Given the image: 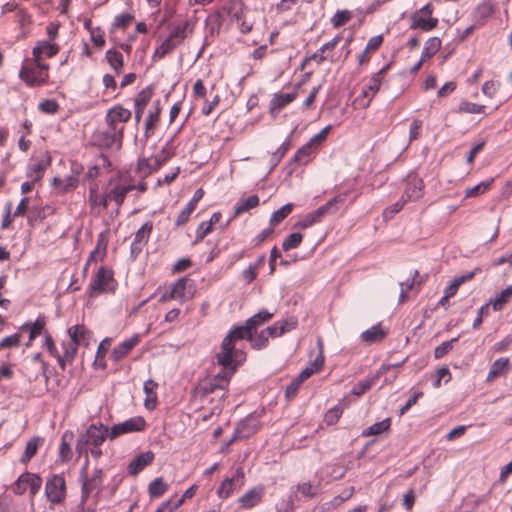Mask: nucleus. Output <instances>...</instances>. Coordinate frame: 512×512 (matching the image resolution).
Here are the masks:
<instances>
[{
    "label": "nucleus",
    "instance_id": "393cba45",
    "mask_svg": "<svg viewBox=\"0 0 512 512\" xmlns=\"http://www.w3.org/2000/svg\"><path fill=\"white\" fill-rule=\"evenodd\" d=\"M386 335L387 332L382 328L381 324L378 323L362 332L360 338L364 343L373 344L380 342Z\"/></svg>",
    "mask_w": 512,
    "mask_h": 512
},
{
    "label": "nucleus",
    "instance_id": "4c0bfd02",
    "mask_svg": "<svg viewBox=\"0 0 512 512\" xmlns=\"http://www.w3.org/2000/svg\"><path fill=\"white\" fill-rule=\"evenodd\" d=\"M347 468L342 463H334L327 465L323 469V473L327 481L339 480L346 474Z\"/></svg>",
    "mask_w": 512,
    "mask_h": 512
},
{
    "label": "nucleus",
    "instance_id": "b1692460",
    "mask_svg": "<svg viewBox=\"0 0 512 512\" xmlns=\"http://www.w3.org/2000/svg\"><path fill=\"white\" fill-rule=\"evenodd\" d=\"M273 315L274 314L270 313L268 310L262 309L258 313L248 318L245 321V325L248 327L251 333H256L258 327L269 322L272 319Z\"/></svg>",
    "mask_w": 512,
    "mask_h": 512
},
{
    "label": "nucleus",
    "instance_id": "c85d7f7f",
    "mask_svg": "<svg viewBox=\"0 0 512 512\" xmlns=\"http://www.w3.org/2000/svg\"><path fill=\"white\" fill-rule=\"evenodd\" d=\"M510 368L511 366L508 358L502 357L495 360L490 366L487 380L489 381L499 376L506 375Z\"/></svg>",
    "mask_w": 512,
    "mask_h": 512
},
{
    "label": "nucleus",
    "instance_id": "5701e85b",
    "mask_svg": "<svg viewBox=\"0 0 512 512\" xmlns=\"http://www.w3.org/2000/svg\"><path fill=\"white\" fill-rule=\"evenodd\" d=\"M347 196V192L339 193L324 205L318 207L317 210L320 211L322 217L326 215H333L339 210L340 206L345 203Z\"/></svg>",
    "mask_w": 512,
    "mask_h": 512
},
{
    "label": "nucleus",
    "instance_id": "680f3d73",
    "mask_svg": "<svg viewBox=\"0 0 512 512\" xmlns=\"http://www.w3.org/2000/svg\"><path fill=\"white\" fill-rule=\"evenodd\" d=\"M153 96L152 86H147L142 89L134 100V106L146 107Z\"/></svg>",
    "mask_w": 512,
    "mask_h": 512
},
{
    "label": "nucleus",
    "instance_id": "aec40b11",
    "mask_svg": "<svg viewBox=\"0 0 512 512\" xmlns=\"http://www.w3.org/2000/svg\"><path fill=\"white\" fill-rule=\"evenodd\" d=\"M424 187L423 180L417 176L409 178L405 191L402 197L408 201H415L422 195V189Z\"/></svg>",
    "mask_w": 512,
    "mask_h": 512
},
{
    "label": "nucleus",
    "instance_id": "338daca9",
    "mask_svg": "<svg viewBox=\"0 0 512 512\" xmlns=\"http://www.w3.org/2000/svg\"><path fill=\"white\" fill-rule=\"evenodd\" d=\"M134 18V15L129 12L116 15L112 26L114 28L126 29L133 22Z\"/></svg>",
    "mask_w": 512,
    "mask_h": 512
},
{
    "label": "nucleus",
    "instance_id": "58836bf2",
    "mask_svg": "<svg viewBox=\"0 0 512 512\" xmlns=\"http://www.w3.org/2000/svg\"><path fill=\"white\" fill-rule=\"evenodd\" d=\"M441 48V40L438 37L429 38L424 45L421 59L427 60L433 57Z\"/></svg>",
    "mask_w": 512,
    "mask_h": 512
},
{
    "label": "nucleus",
    "instance_id": "dca6fc26",
    "mask_svg": "<svg viewBox=\"0 0 512 512\" xmlns=\"http://www.w3.org/2000/svg\"><path fill=\"white\" fill-rule=\"evenodd\" d=\"M439 20L435 17H427L418 13H411L410 15V29L421 30L423 32H429L435 29L438 25Z\"/></svg>",
    "mask_w": 512,
    "mask_h": 512
},
{
    "label": "nucleus",
    "instance_id": "8fccbe9b",
    "mask_svg": "<svg viewBox=\"0 0 512 512\" xmlns=\"http://www.w3.org/2000/svg\"><path fill=\"white\" fill-rule=\"evenodd\" d=\"M168 489V485L164 482L162 477L155 478L150 482L148 492L151 498H158L162 496Z\"/></svg>",
    "mask_w": 512,
    "mask_h": 512
},
{
    "label": "nucleus",
    "instance_id": "1a4fd4ad",
    "mask_svg": "<svg viewBox=\"0 0 512 512\" xmlns=\"http://www.w3.org/2000/svg\"><path fill=\"white\" fill-rule=\"evenodd\" d=\"M244 470L242 467H238L231 478H226L220 484L217 489V495L219 498H228L234 490L241 488L244 485Z\"/></svg>",
    "mask_w": 512,
    "mask_h": 512
},
{
    "label": "nucleus",
    "instance_id": "6e6552de",
    "mask_svg": "<svg viewBox=\"0 0 512 512\" xmlns=\"http://www.w3.org/2000/svg\"><path fill=\"white\" fill-rule=\"evenodd\" d=\"M113 281V271L105 266L99 267L90 282L89 295L94 296L106 292L108 290L109 283Z\"/></svg>",
    "mask_w": 512,
    "mask_h": 512
},
{
    "label": "nucleus",
    "instance_id": "13d9d810",
    "mask_svg": "<svg viewBox=\"0 0 512 512\" xmlns=\"http://www.w3.org/2000/svg\"><path fill=\"white\" fill-rule=\"evenodd\" d=\"M153 230V223L151 221L145 222L135 233L134 241L147 244L150 234Z\"/></svg>",
    "mask_w": 512,
    "mask_h": 512
},
{
    "label": "nucleus",
    "instance_id": "a18cd8bd",
    "mask_svg": "<svg viewBox=\"0 0 512 512\" xmlns=\"http://www.w3.org/2000/svg\"><path fill=\"white\" fill-rule=\"evenodd\" d=\"M314 150V147L309 143H305L302 147H300L292 159L290 160V163H296V164H306L308 162L309 156L312 154Z\"/></svg>",
    "mask_w": 512,
    "mask_h": 512
},
{
    "label": "nucleus",
    "instance_id": "39448f33",
    "mask_svg": "<svg viewBox=\"0 0 512 512\" xmlns=\"http://www.w3.org/2000/svg\"><path fill=\"white\" fill-rule=\"evenodd\" d=\"M146 425V420L142 416L129 418L124 422L114 424L111 427L109 439L114 440L123 434L143 431L146 428Z\"/></svg>",
    "mask_w": 512,
    "mask_h": 512
},
{
    "label": "nucleus",
    "instance_id": "052dcab7",
    "mask_svg": "<svg viewBox=\"0 0 512 512\" xmlns=\"http://www.w3.org/2000/svg\"><path fill=\"white\" fill-rule=\"evenodd\" d=\"M406 203L407 201L401 196L400 199L396 201L394 204L386 207L382 213L384 220H391L395 216V214H397L403 209Z\"/></svg>",
    "mask_w": 512,
    "mask_h": 512
},
{
    "label": "nucleus",
    "instance_id": "4be33fe9",
    "mask_svg": "<svg viewBox=\"0 0 512 512\" xmlns=\"http://www.w3.org/2000/svg\"><path fill=\"white\" fill-rule=\"evenodd\" d=\"M78 330V327H70L68 329L70 341L67 343H63V356L67 359L68 363H72L74 361V358L78 350L79 342L77 340L76 334Z\"/></svg>",
    "mask_w": 512,
    "mask_h": 512
},
{
    "label": "nucleus",
    "instance_id": "bf43d9fd",
    "mask_svg": "<svg viewBox=\"0 0 512 512\" xmlns=\"http://www.w3.org/2000/svg\"><path fill=\"white\" fill-rule=\"evenodd\" d=\"M352 17V12L349 10H337L331 18V23L334 28H338L348 23Z\"/></svg>",
    "mask_w": 512,
    "mask_h": 512
},
{
    "label": "nucleus",
    "instance_id": "4d7b16f0",
    "mask_svg": "<svg viewBox=\"0 0 512 512\" xmlns=\"http://www.w3.org/2000/svg\"><path fill=\"white\" fill-rule=\"evenodd\" d=\"M36 46L39 47L40 53L47 58L54 57L59 52V46L57 44L51 43L50 41L41 40L36 43Z\"/></svg>",
    "mask_w": 512,
    "mask_h": 512
},
{
    "label": "nucleus",
    "instance_id": "ddd939ff",
    "mask_svg": "<svg viewBox=\"0 0 512 512\" xmlns=\"http://www.w3.org/2000/svg\"><path fill=\"white\" fill-rule=\"evenodd\" d=\"M265 488L262 485L253 487L238 499L239 506L248 510L258 505L264 496Z\"/></svg>",
    "mask_w": 512,
    "mask_h": 512
},
{
    "label": "nucleus",
    "instance_id": "f3484780",
    "mask_svg": "<svg viewBox=\"0 0 512 512\" xmlns=\"http://www.w3.org/2000/svg\"><path fill=\"white\" fill-rule=\"evenodd\" d=\"M203 195L204 191L202 188H199L194 192L192 199L186 204V206L182 209L176 218L175 225L177 227L183 226L188 222L190 215L196 209V206L202 199Z\"/></svg>",
    "mask_w": 512,
    "mask_h": 512
},
{
    "label": "nucleus",
    "instance_id": "72a5a7b5",
    "mask_svg": "<svg viewBox=\"0 0 512 512\" xmlns=\"http://www.w3.org/2000/svg\"><path fill=\"white\" fill-rule=\"evenodd\" d=\"M73 437L74 435L71 431H65L61 437V443L59 445V459L61 462H67L72 457L70 442Z\"/></svg>",
    "mask_w": 512,
    "mask_h": 512
},
{
    "label": "nucleus",
    "instance_id": "37998d69",
    "mask_svg": "<svg viewBox=\"0 0 512 512\" xmlns=\"http://www.w3.org/2000/svg\"><path fill=\"white\" fill-rule=\"evenodd\" d=\"M323 217L320 214V211L317 209L306 214L303 219L299 220L295 225L294 228L299 229H307L311 227L312 225L321 222Z\"/></svg>",
    "mask_w": 512,
    "mask_h": 512
},
{
    "label": "nucleus",
    "instance_id": "2f4dec72",
    "mask_svg": "<svg viewBox=\"0 0 512 512\" xmlns=\"http://www.w3.org/2000/svg\"><path fill=\"white\" fill-rule=\"evenodd\" d=\"M188 21L179 22L171 25V31L168 38L171 39L177 46H180L187 37Z\"/></svg>",
    "mask_w": 512,
    "mask_h": 512
},
{
    "label": "nucleus",
    "instance_id": "0e129e2a",
    "mask_svg": "<svg viewBox=\"0 0 512 512\" xmlns=\"http://www.w3.org/2000/svg\"><path fill=\"white\" fill-rule=\"evenodd\" d=\"M302 239L303 236L301 233H291L282 242V249L284 251H289L291 249L297 248L301 244Z\"/></svg>",
    "mask_w": 512,
    "mask_h": 512
},
{
    "label": "nucleus",
    "instance_id": "2eb2a0df",
    "mask_svg": "<svg viewBox=\"0 0 512 512\" xmlns=\"http://www.w3.org/2000/svg\"><path fill=\"white\" fill-rule=\"evenodd\" d=\"M301 82L297 83L294 87V91L291 93H276L273 98L270 100L269 108L270 113L274 114L275 112H279L286 105L294 101L297 97V90L300 88Z\"/></svg>",
    "mask_w": 512,
    "mask_h": 512
},
{
    "label": "nucleus",
    "instance_id": "0eeeda50",
    "mask_svg": "<svg viewBox=\"0 0 512 512\" xmlns=\"http://www.w3.org/2000/svg\"><path fill=\"white\" fill-rule=\"evenodd\" d=\"M193 281L188 277L179 278L169 287V297L179 300L181 303L191 300L194 297Z\"/></svg>",
    "mask_w": 512,
    "mask_h": 512
},
{
    "label": "nucleus",
    "instance_id": "c756f323",
    "mask_svg": "<svg viewBox=\"0 0 512 512\" xmlns=\"http://www.w3.org/2000/svg\"><path fill=\"white\" fill-rule=\"evenodd\" d=\"M493 14V5L490 2H483L479 4L474 12L473 18L474 22L477 26H482L485 24L488 18Z\"/></svg>",
    "mask_w": 512,
    "mask_h": 512
},
{
    "label": "nucleus",
    "instance_id": "a211bd4d",
    "mask_svg": "<svg viewBox=\"0 0 512 512\" xmlns=\"http://www.w3.org/2000/svg\"><path fill=\"white\" fill-rule=\"evenodd\" d=\"M294 501H301L303 499H313L320 493V486L313 485L310 482L299 483L291 488Z\"/></svg>",
    "mask_w": 512,
    "mask_h": 512
},
{
    "label": "nucleus",
    "instance_id": "774afa93",
    "mask_svg": "<svg viewBox=\"0 0 512 512\" xmlns=\"http://www.w3.org/2000/svg\"><path fill=\"white\" fill-rule=\"evenodd\" d=\"M38 109L40 112L53 115L59 110V104L54 99H46L39 103Z\"/></svg>",
    "mask_w": 512,
    "mask_h": 512
},
{
    "label": "nucleus",
    "instance_id": "a19ab883",
    "mask_svg": "<svg viewBox=\"0 0 512 512\" xmlns=\"http://www.w3.org/2000/svg\"><path fill=\"white\" fill-rule=\"evenodd\" d=\"M155 111H149V114L145 120V138L148 139L150 137L151 132H153L155 124L159 121L160 117V103L156 101L154 103Z\"/></svg>",
    "mask_w": 512,
    "mask_h": 512
},
{
    "label": "nucleus",
    "instance_id": "79ce46f5",
    "mask_svg": "<svg viewBox=\"0 0 512 512\" xmlns=\"http://www.w3.org/2000/svg\"><path fill=\"white\" fill-rule=\"evenodd\" d=\"M390 425H391V419L386 418L380 422H376V423L372 424L367 429L363 430L361 435L363 437L379 435L385 431H388L390 428Z\"/></svg>",
    "mask_w": 512,
    "mask_h": 512
},
{
    "label": "nucleus",
    "instance_id": "412c9836",
    "mask_svg": "<svg viewBox=\"0 0 512 512\" xmlns=\"http://www.w3.org/2000/svg\"><path fill=\"white\" fill-rule=\"evenodd\" d=\"M154 460V453L152 451H146L137 455L128 465V473L130 475H137L146 466L152 463Z\"/></svg>",
    "mask_w": 512,
    "mask_h": 512
},
{
    "label": "nucleus",
    "instance_id": "c03bdc74",
    "mask_svg": "<svg viewBox=\"0 0 512 512\" xmlns=\"http://www.w3.org/2000/svg\"><path fill=\"white\" fill-rule=\"evenodd\" d=\"M379 378V373H377L374 376L367 377L364 380L359 381L357 384H355L351 390V393L355 396H361L366 391L371 389V387L376 383L377 379Z\"/></svg>",
    "mask_w": 512,
    "mask_h": 512
},
{
    "label": "nucleus",
    "instance_id": "09e8293b",
    "mask_svg": "<svg viewBox=\"0 0 512 512\" xmlns=\"http://www.w3.org/2000/svg\"><path fill=\"white\" fill-rule=\"evenodd\" d=\"M103 471L100 468H96L93 471V474L90 478H88V474L85 475V478H79L81 483H84L88 487L92 488L93 490L99 489L103 482Z\"/></svg>",
    "mask_w": 512,
    "mask_h": 512
},
{
    "label": "nucleus",
    "instance_id": "f257e3e1",
    "mask_svg": "<svg viewBox=\"0 0 512 512\" xmlns=\"http://www.w3.org/2000/svg\"><path fill=\"white\" fill-rule=\"evenodd\" d=\"M251 338V331L245 325L232 327L228 334L224 337L220 345V351L216 353L215 358L219 366H227L233 363L242 365L246 360V353L236 347V343L240 340H248Z\"/></svg>",
    "mask_w": 512,
    "mask_h": 512
},
{
    "label": "nucleus",
    "instance_id": "3c124183",
    "mask_svg": "<svg viewBox=\"0 0 512 512\" xmlns=\"http://www.w3.org/2000/svg\"><path fill=\"white\" fill-rule=\"evenodd\" d=\"M293 210V204L287 203L274 211L270 217L269 223L271 226H275L281 223Z\"/></svg>",
    "mask_w": 512,
    "mask_h": 512
},
{
    "label": "nucleus",
    "instance_id": "5fc2aeb1",
    "mask_svg": "<svg viewBox=\"0 0 512 512\" xmlns=\"http://www.w3.org/2000/svg\"><path fill=\"white\" fill-rule=\"evenodd\" d=\"M178 46L175 44L171 39L168 37L155 49V52L152 56L153 59L164 58L167 54L172 52L174 49H176Z\"/></svg>",
    "mask_w": 512,
    "mask_h": 512
},
{
    "label": "nucleus",
    "instance_id": "20e7f679",
    "mask_svg": "<svg viewBox=\"0 0 512 512\" xmlns=\"http://www.w3.org/2000/svg\"><path fill=\"white\" fill-rule=\"evenodd\" d=\"M45 495L51 504H60L66 498V481L63 475H52L45 484Z\"/></svg>",
    "mask_w": 512,
    "mask_h": 512
},
{
    "label": "nucleus",
    "instance_id": "4468645a",
    "mask_svg": "<svg viewBox=\"0 0 512 512\" xmlns=\"http://www.w3.org/2000/svg\"><path fill=\"white\" fill-rule=\"evenodd\" d=\"M260 427V421L255 413H250L245 419L241 420L235 427L242 439H247L257 432Z\"/></svg>",
    "mask_w": 512,
    "mask_h": 512
},
{
    "label": "nucleus",
    "instance_id": "f8f14e48",
    "mask_svg": "<svg viewBox=\"0 0 512 512\" xmlns=\"http://www.w3.org/2000/svg\"><path fill=\"white\" fill-rule=\"evenodd\" d=\"M140 341V335L134 334L130 338L119 343L110 353V359L118 363L121 361Z\"/></svg>",
    "mask_w": 512,
    "mask_h": 512
},
{
    "label": "nucleus",
    "instance_id": "e2e57ef3",
    "mask_svg": "<svg viewBox=\"0 0 512 512\" xmlns=\"http://www.w3.org/2000/svg\"><path fill=\"white\" fill-rule=\"evenodd\" d=\"M485 108L486 107L484 105H479L464 100L459 104L458 111L463 113L479 114L484 113Z\"/></svg>",
    "mask_w": 512,
    "mask_h": 512
},
{
    "label": "nucleus",
    "instance_id": "c9c22d12",
    "mask_svg": "<svg viewBox=\"0 0 512 512\" xmlns=\"http://www.w3.org/2000/svg\"><path fill=\"white\" fill-rule=\"evenodd\" d=\"M43 442L44 439L39 436L32 437L26 444L24 453L20 458V462L23 464L28 463L31 460V458L37 453L39 446L43 444Z\"/></svg>",
    "mask_w": 512,
    "mask_h": 512
},
{
    "label": "nucleus",
    "instance_id": "49530a36",
    "mask_svg": "<svg viewBox=\"0 0 512 512\" xmlns=\"http://www.w3.org/2000/svg\"><path fill=\"white\" fill-rule=\"evenodd\" d=\"M42 70L36 69V67H30L28 65H22L19 71V78L26 83L28 86V82L31 80L37 82L39 81L40 73Z\"/></svg>",
    "mask_w": 512,
    "mask_h": 512
},
{
    "label": "nucleus",
    "instance_id": "e433bc0d",
    "mask_svg": "<svg viewBox=\"0 0 512 512\" xmlns=\"http://www.w3.org/2000/svg\"><path fill=\"white\" fill-rule=\"evenodd\" d=\"M106 60L117 75L122 73L124 67V59L123 55L119 51L115 49H109L106 52Z\"/></svg>",
    "mask_w": 512,
    "mask_h": 512
},
{
    "label": "nucleus",
    "instance_id": "473e14b6",
    "mask_svg": "<svg viewBox=\"0 0 512 512\" xmlns=\"http://www.w3.org/2000/svg\"><path fill=\"white\" fill-rule=\"evenodd\" d=\"M259 202L260 199L256 194L251 195L246 199L239 200L235 205L233 218L257 207Z\"/></svg>",
    "mask_w": 512,
    "mask_h": 512
},
{
    "label": "nucleus",
    "instance_id": "9d476101",
    "mask_svg": "<svg viewBox=\"0 0 512 512\" xmlns=\"http://www.w3.org/2000/svg\"><path fill=\"white\" fill-rule=\"evenodd\" d=\"M109 428L105 426L103 423H93L91 424L86 433L82 435V437L86 440V443L92 445L94 447L100 446L106 438H109Z\"/></svg>",
    "mask_w": 512,
    "mask_h": 512
},
{
    "label": "nucleus",
    "instance_id": "de8ad7c7",
    "mask_svg": "<svg viewBox=\"0 0 512 512\" xmlns=\"http://www.w3.org/2000/svg\"><path fill=\"white\" fill-rule=\"evenodd\" d=\"M251 347L255 350H262L266 348L269 344V336L266 333V330L263 329L260 333H251V338L249 339Z\"/></svg>",
    "mask_w": 512,
    "mask_h": 512
},
{
    "label": "nucleus",
    "instance_id": "ea45409f",
    "mask_svg": "<svg viewBox=\"0 0 512 512\" xmlns=\"http://www.w3.org/2000/svg\"><path fill=\"white\" fill-rule=\"evenodd\" d=\"M126 196L119 190L117 186L112 188L109 193L101 195V206L107 208L110 200H113L117 206H121Z\"/></svg>",
    "mask_w": 512,
    "mask_h": 512
},
{
    "label": "nucleus",
    "instance_id": "864d4df0",
    "mask_svg": "<svg viewBox=\"0 0 512 512\" xmlns=\"http://www.w3.org/2000/svg\"><path fill=\"white\" fill-rule=\"evenodd\" d=\"M512 297V285L506 287L504 290L500 292L496 296V298L491 301L492 307L494 311H500L503 306L509 301V299Z\"/></svg>",
    "mask_w": 512,
    "mask_h": 512
},
{
    "label": "nucleus",
    "instance_id": "6e6d98bb",
    "mask_svg": "<svg viewBox=\"0 0 512 512\" xmlns=\"http://www.w3.org/2000/svg\"><path fill=\"white\" fill-rule=\"evenodd\" d=\"M460 336L454 337L448 341L442 342L434 349V357L435 359H441L445 355H447L454 347V345L459 341Z\"/></svg>",
    "mask_w": 512,
    "mask_h": 512
},
{
    "label": "nucleus",
    "instance_id": "603ef678",
    "mask_svg": "<svg viewBox=\"0 0 512 512\" xmlns=\"http://www.w3.org/2000/svg\"><path fill=\"white\" fill-rule=\"evenodd\" d=\"M390 65L387 64L382 67L377 73L373 74L369 83L365 86L374 96L380 89L382 75L389 69Z\"/></svg>",
    "mask_w": 512,
    "mask_h": 512
},
{
    "label": "nucleus",
    "instance_id": "a878e982",
    "mask_svg": "<svg viewBox=\"0 0 512 512\" xmlns=\"http://www.w3.org/2000/svg\"><path fill=\"white\" fill-rule=\"evenodd\" d=\"M46 319L43 316H39L34 322H25L20 326L21 331H28L30 334V341H34L39 335H41L45 329Z\"/></svg>",
    "mask_w": 512,
    "mask_h": 512
},
{
    "label": "nucleus",
    "instance_id": "bb28decb",
    "mask_svg": "<svg viewBox=\"0 0 512 512\" xmlns=\"http://www.w3.org/2000/svg\"><path fill=\"white\" fill-rule=\"evenodd\" d=\"M107 245H108V239L106 238L104 233H100L97 238V245H96L95 249L90 253V255L85 263L84 272L87 271V268L91 262L96 261V257L98 255L100 256V260H103V258L106 255Z\"/></svg>",
    "mask_w": 512,
    "mask_h": 512
},
{
    "label": "nucleus",
    "instance_id": "f704fd0d",
    "mask_svg": "<svg viewBox=\"0 0 512 512\" xmlns=\"http://www.w3.org/2000/svg\"><path fill=\"white\" fill-rule=\"evenodd\" d=\"M295 130H293L290 135L286 137V139L283 141V143L280 145V147L272 154L270 158V172L276 168V166L281 162L283 157L285 156L286 152L289 150L291 146V136L294 133Z\"/></svg>",
    "mask_w": 512,
    "mask_h": 512
},
{
    "label": "nucleus",
    "instance_id": "cd10ccee",
    "mask_svg": "<svg viewBox=\"0 0 512 512\" xmlns=\"http://www.w3.org/2000/svg\"><path fill=\"white\" fill-rule=\"evenodd\" d=\"M130 118L131 111L118 105L108 111L106 121L112 126L117 125L118 122H127Z\"/></svg>",
    "mask_w": 512,
    "mask_h": 512
},
{
    "label": "nucleus",
    "instance_id": "7ed1b4c3",
    "mask_svg": "<svg viewBox=\"0 0 512 512\" xmlns=\"http://www.w3.org/2000/svg\"><path fill=\"white\" fill-rule=\"evenodd\" d=\"M124 127L118 125H109L102 130H97L93 134L94 145L111 150H120L122 147Z\"/></svg>",
    "mask_w": 512,
    "mask_h": 512
},
{
    "label": "nucleus",
    "instance_id": "f03ea898",
    "mask_svg": "<svg viewBox=\"0 0 512 512\" xmlns=\"http://www.w3.org/2000/svg\"><path fill=\"white\" fill-rule=\"evenodd\" d=\"M221 367L222 370L220 372L213 377L205 379L200 384L199 391L203 396L215 393L218 390L223 392L221 398L226 396L230 380L240 365L231 362V364Z\"/></svg>",
    "mask_w": 512,
    "mask_h": 512
},
{
    "label": "nucleus",
    "instance_id": "69168bd1",
    "mask_svg": "<svg viewBox=\"0 0 512 512\" xmlns=\"http://www.w3.org/2000/svg\"><path fill=\"white\" fill-rule=\"evenodd\" d=\"M493 178H490L489 180L482 181L479 184L475 185L472 188H469L466 190L465 197H476L480 194L484 193L492 184Z\"/></svg>",
    "mask_w": 512,
    "mask_h": 512
},
{
    "label": "nucleus",
    "instance_id": "6ab92c4d",
    "mask_svg": "<svg viewBox=\"0 0 512 512\" xmlns=\"http://www.w3.org/2000/svg\"><path fill=\"white\" fill-rule=\"evenodd\" d=\"M50 165V156H43L35 162L29 164L26 176L30 179H33V181L39 182L43 178L45 171Z\"/></svg>",
    "mask_w": 512,
    "mask_h": 512
},
{
    "label": "nucleus",
    "instance_id": "423d86ee",
    "mask_svg": "<svg viewBox=\"0 0 512 512\" xmlns=\"http://www.w3.org/2000/svg\"><path fill=\"white\" fill-rule=\"evenodd\" d=\"M42 486V479L40 476L32 473H23L19 476L13 485V492L17 495H22L29 489L30 495L34 497Z\"/></svg>",
    "mask_w": 512,
    "mask_h": 512
},
{
    "label": "nucleus",
    "instance_id": "7c9ffc66",
    "mask_svg": "<svg viewBox=\"0 0 512 512\" xmlns=\"http://www.w3.org/2000/svg\"><path fill=\"white\" fill-rule=\"evenodd\" d=\"M31 363L36 366V371L34 374L28 375L29 381H36L39 378V376H43L45 381L47 382L49 379V377L46 374L48 364L42 359L41 353H35L31 358Z\"/></svg>",
    "mask_w": 512,
    "mask_h": 512
},
{
    "label": "nucleus",
    "instance_id": "9b49d317",
    "mask_svg": "<svg viewBox=\"0 0 512 512\" xmlns=\"http://www.w3.org/2000/svg\"><path fill=\"white\" fill-rule=\"evenodd\" d=\"M32 62L33 66L36 67V69L42 70L40 73L39 81L35 82L31 80V82H28L29 87H41L48 83L49 80V73L48 70L50 68L49 64L43 62V54L40 53L39 47L36 45L32 49Z\"/></svg>",
    "mask_w": 512,
    "mask_h": 512
}]
</instances>
